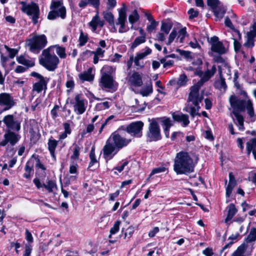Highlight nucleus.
<instances>
[{
    "label": "nucleus",
    "instance_id": "obj_1",
    "mask_svg": "<svg viewBox=\"0 0 256 256\" xmlns=\"http://www.w3.org/2000/svg\"><path fill=\"white\" fill-rule=\"evenodd\" d=\"M216 68L213 66L210 69H208L205 72L200 70H196L195 74L200 78L196 84L190 88V92L188 98V104L186 106V111L192 116L198 114L200 106V103L202 102L203 98L202 95L199 93V89L203 84L208 80L216 72Z\"/></svg>",
    "mask_w": 256,
    "mask_h": 256
},
{
    "label": "nucleus",
    "instance_id": "obj_2",
    "mask_svg": "<svg viewBox=\"0 0 256 256\" xmlns=\"http://www.w3.org/2000/svg\"><path fill=\"white\" fill-rule=\"evenodd\" d=\"M230 102L233 109L232 114L234 116V120L240 130L243 131L244 129V118L240 114V112H244L246 110L251 120L254 122L256 120V114L254 110L253 104L250 100H240L234 96H232L230 98Z\"/></svg>",
    "mask_w": 256,
    "mask_h": 256
},
{
    "label": "nucleus",
    "instance_id": "obj_3",
    "mask_svg": "<svg viewBox=\"0 0 256 256\" xmlns=\"http://www.w3.org/2000/svg\"><path fill=\"white\" fill-rule=\"evenodd\" d=\"M198 158L192 152L182 150L176 154L174 170L177 174H188L194 172Z\"/></svg>",
    "mask_w": 256,
    "mask_h": 256
},
{
    "label": "nucleus",
    "instance_id": "obj_4",
    "mask_svg": "<svg viewBox=\"0 0 256 256\" xmlns=\"http://www.w3.org/2000/svg\"><path fill=\"white\" fill-rule=\"evenodd\" d=\"M130 142L121 136L118 132L112 133L103 148V156L108 161L111 160L118 152L126 146Z\"/></svg>",
    "mask_w": 256,
    "mask_h": 256
},
{
    "label": "nucleus",
    "instance_id": "obj_5",
    "mask_svg": "<svg viewBox=\"0 0 256 256\" xmlns=\"http://www.w3.org/2000/svg\"><path fill=\"white\" fill-rule=\"evenodd\" d=\"M51 48L44 50L40 58V64L50 71H54L60 62L58 58L51 51Z\"/></svg>",
    "mask_w": 256,
    "mask_h": 256
},
{
    "label": "nucleus",
    "instance_id": "obj_6",
    "mask_svg": "<svg viewBox=\"0 0 256 256\" xmlns=\"http://www.w3.org/2000/svg\"><path fill=\"white\" fill-rule=\"evenodd\" d=\"M51 11L48 15V18L54 20L57 18L64 19L66 17V8L62 4V0H54L50 6Z\"/></svg>",
    "mask_w": 256,
    "mask_h": 256
},
{
    "label": "nucleus",
    "instance_id": "obj_7",
    "mask_svg": "<svg viewBox=\"0 0 256 256\" xmlns=\"http://www.w3.org/2000/svg\"><path fill=\"white\" fill-rule=\"evenodd\" d=\"M20 4L22 5V10L32 18L34 24H37L40 14L38 5L34 2L28 4L25 2H21Z\"/></svg>",
    "mask_w": 256,
    "mask_h": 256
},
{
    "label": "nucleus",
    "instance_id": "obj_8",
    "mask_svg": "<svg viewBox=\"0 0 256 256\" xmlns=\"http://www.w3.org/2000/svg\"><path fill=\"white\" fill-rule=\"evenodd\" d=\"M46 44L47 39L44 34L34 36L28 40V45L34 52H38Z\"/></svg>",
    "mask_w": 256,
    "mask_h": 256
},
{
    "label": "nucleus",
    "instance_id": "obj_9",
    "mask_svg": "<svg viewBox=\"0 0 256 256\" xmlns=\"http://www.w3.org/2000/svg\"><path fill=\"white\" fill-rule=\"evenodd\" d=\"M73 106L74 112L77 115H81L86 111L88 105V100L81 94L75 96L70 102Z\"/></svg>",
    "mask_w": 256,
    "mask_h": 256
},
{
    "label": "nucleus",
    "instance_id": "obj_10",
    "mask_svg": "<svg viewBox=\"0 0 256 256\" xmlns=\"http://www.w3.org/2000/svg\"><path fill=\"white\" fill-rule=\"evenodd\" d=\"M16 104V102L10 94L7 92L0 94V113L10 110Z\"/></svg>",
    "mask_w": 256,
    "mask_h": 256
},
{
    "label": "nucleus",
    "instance_id": "obj_11",
    "mask_svg": "<svg viewBox=\"0 0 256 256\" xmlns=\"http://www.w3.org/2000/svg\"><path fill=\"white\" fill-rule=\"evenodd\" d=\"M147 136L150 141H156L161 139L160 128L155 120H152L150 122Z\"/></svg>",
    "mask_w": 256,
    "mask_h": 256
},
{
    "label": "nucleus",
    "instance_id": "obj_12",
    "mask_svg": "<svg viewBox=\"0 0 256 256\" xmlns=\"http://www.w3.org/2000/svg\"><path fill=\"white\" fill-rule=\"evenodd\" d=\"M126 80L128 85L134 91V88L142 86L143 83L141 74L136 72H129L126 77Z\"/></svg>",
    "mask_w": 256,
    "mask_h": 256
},
{
    "label": "nucleus",
    "instance_id": "obj_13",
    "mask_svg": "<svg viewBox=\"0 0 256 256\" xmlns=\"http://www.w3.org/2000/svg\"><path fill=\"white\" fill-rule=\"evenodd\" d=\"M144 125L142 121L132 122L127 126L126 130L132 136L140 138L142 135Z\"/></svg>",
    "mask_w": 256,
    "mask_h": 256
},
{
    "label": "nucleus",
    "instance_id": "obj_14",
    "mask_svg": "<svg viewBox=\"0 0 256 256\" xmlns=\"http://www.w3.org/2000/svg\"><path fill=\"white\" fill-rule=\"evenodd\" d=\"M2 121L10 131L12 130L18 132L20 129V122L14 118L12 114L6 116L4 118Z\"/></svg>",
    "mask_w": 256,
    "mask_h": 256
},
{
    "label": "nucleus",
    "instance_id": "obj_15",
    "mask_svg": "<svg viewBox=\"0 0 256 256\" xmlns=\"http://www.w3.org/2000/svg\"><path fill=\"white\" fill-rule=\"evenodd\" d=\"M126 15L124 8H121L118 12V17L116 22V26H120L118 32L120 33L126 32L129 30V28L126 24Z\"/></svg>",
    "mask_w": 256,
    "mask_h": 256
},
{
    "label": "nucleus",
    "instance_id": "obj_16",
    "mask_svg": "<svg viewBox=\"0 0 256 256\" xmlns=\"http://www.w3.org/2000/svg\"><path fill=\"white\" fill-rule=\"evenodd\" d=\"M210 43L211 45L212 52L219 54H222L226 52V48L224 46L222 42L218 40V37L216 36L212 37L210 40Z\"/></svg>",
    "mask_w": 256,
    "mask_h": 256
},
{
    "label": "nucleus",
    "instance_id": "obj_17",
    "mask_svg": "<svg viewBox=\"0 0 256 256\" xmlns=\"http://www.w3.org/2000/svg\"><path fill=\"white\" fill-rule=\"evenodd\" d=\"M116 82L113 76H101L99 82L100 86L103 90H114Z\"/></svg>",
    "mask_w": 256,
    "mask_h": 256
},
{
    "label": "nucleus",
    "instance_id": "obj_18",
    "mask_svg": "<svg viewBox=\"0 0 256 256\" xmlns=\"http://www.w3.org/2000/svg\"><path fill=\"white\" fill-rule=\"evenodd\" d=\"M95 75V70L93 68H90L87 70L80 72L78 74V80L82 83L84 82H92L94 81Z\"/></svg>",
    "mask_w": 256,
    "mask_h": 256
},
{
    "label": "nucleus",
    "instance_id": "obj_19",
    "mask_svg": "<svg viewBox=\"0 0 256 256\" xmlns=\"http://www.w3.org/2000/svg\"><path fill=\"white\" fill-rule=\"evenodd\" d=\"M245 42L242 45V53L244 58H247L248 54L246 52L248 50H251L254 46L255 38L245 36Z\"/></svg>",
    "mask_w": 256,
    "mask_h": 256
},
{
    "label": "nucleus",
    "instance_id": "obj_20",
    "mask_svg": "<svg viewBox=\"0 0 256 256\" xmlns=\"http://www.w3.org/2000/svg\"><path fill=\"white\" fill-rule=\"evenodd\" d=\"M88 25L94 32H96L98 28H102L104 26V22L100 19L98 12L92 17L91 21L88 22Z\"/></svg>",
    "mask_w": 256,
    "mask_h": 256
},
{
    "label": "nucleus",
    "instance_id": "obj_21",
    "mask_svg": "<svg viewBox=\"0 0 256 256\" xmlns=\"http://www.w3.org/2000/svg\"><path fill=\"white\" fill-rule=\"evenodd\" d=\"M256 240V228L252 227L250 228V233L246 238L245 239L244 242L242 244H245L246 250L248 246H250V249L253 248V246Z\"/></svg>",
    "mask_w": 256,
    "mask_h": 256
},
{
    "label": "nucleus",
    "instance_id": "obj_22",
    "mask_svg": "<svg viewBox=\"0 0 256 256\" xmlns=\"http://www.w3.org/2000/svg\"><path fill=\"white\" fill-rule=\"evenodd\" d=\"M228 211L227 216L225 219V223L229 226L232 222V220L238 212L235 206L233 204H230L226 208Z\"/></svg>",
    "mask_w": 256,
    "mask_h": 256
},
{
    "label": "nucleus",
    "instance_id": "obj_23",
    "mask_svg": "<svg viewBox=\"0 0 256 256\" xmlns=\"http://www.w3.org/2000/svg\"><path fill=\"white\" fill-rule=\"evenodd\" d=\"M4 138L6 139L11 146H14L20 140V136L18 134L8 130L4 134Z\"/></svg>",
    "mask_w": 256,
    "mask_h": 256
},
{
    "label": "nucleus",
    "instance_id": "obj_24",
    "mask_svg": "<svg viewBox=\"0 0 256 256\" xmlns=\"http://www.w3.org/2000/svg\"><path fill=\"white\" fill-rule=\"evenodd\" d=\"M49 81V78H45L39 80L38 82L35 83L33 86V90L39 93L42 90H46L47 88V84Z\"/></svg>",
    "mask_w": 256,
    "mask_h": 256
},
{
    "label": "nucleus",
    "instance_id": "obj_25",
    "mask_svg": "<svg viewBox=\"0 0 256 256\" xmlns=\"http://www.w3.org/2000/svg\"><path fill=\"white\" fill-rule=\"evenodd\" d=\"M173 118L176 122H181L184 127L190 124L188 116L182 113H174L172 115Z\"/></svg>",
    "mask_w": 256,
    "mask_h": 256
},
{
    "label": "nucleus",
    "instance_id": "obj_26",
    "mask_svg": "<svg viewBox=\"0 0 256 256\" xmlns=\"http://www.w3.org/2000/svg\"><path fill=\"white\" fill-rule=\"evenodd\" d=\"M210 6L214 10V15L217 18L220 19L224 16V15L226 12V9L220 1L218 4L214 6Z\"/></svg>",
    "mask_w": 256,
    "mask_h": 256
},
{
    "label": "nucleus",
    "instance_id": "obj_27",
    "mask_svg": "<svg viewBox=\"0 0 256 256\" xmlns=\"http://www.w3.org/2000/svg\"><path fill=\"white\" fill-rule=\"evenodd\" d=\"M48 48H51V51L54 54V52L60 58H66V48L64 47L61 46L58 44L53 45L49 46Z\"/></svg>",
    "mask_w": 256,
    "mask_h": 256
},
{
    "label": "nucleus",
    "instance_id": "obj_28",
    "mask_svg": "<svg viewBox=\"0 0 256 256\" xmlns=\"http://www.w3.org/2000/svg\"><path fill=\"white\" fill-rule=\"evenodd\" d=\"M236 184L235 178L232 172L229 173V182L228 185L226 188V196L229 197L233 190V188Z\"/></svg>",
    "mask_w": 256,
    "mask_h": 256
},
{
    "label": "nucleus",
    "instance_id": "obj_29",
    "mask_svg": "<svg viewBox=\"0 0 256 256\" xmlns=\"http://www.w3.org/2000/svg\"><path fill=\"white\" fill-rule=\"evenodd\" d=\"M48 145L50 154L54 160H55L56 158L54 153L56 148L58 145V141L54 139L52 137H50L48 140Z\"/></svg>",
    "mask_w": 256,
    "mask_h": 256
},
{
    "label": "nucleus",
    "instance_id": "obj_30",
    "mask_svg": "<svg viewBox=\"0 0 256 256\" xmlns=\"http://www.w3.org/2000/svg\"><path fill=\"white\" fill-rule=\"evenodd\" d=\"M172 121L170 118H164L162 120V126L166 136L168 138L170 135V128L172 126Z\"/></svg>",
    "mask_w": 256,
    "mask_h": 256
},
{
    "label": "nucleus",
    "instance_id": "obj_31",
    "mask_svg": "<svg viewBox=\"0 0 256 256\" xmlns=\"http://www.w3.org/2000/svg\"><path fill=\"white\" fill-rule=\"evenodd\" d=\"M115 68L108 65L104 66L101 70V76H113Z\"/></svg>",
    "mask_w": 256,
    "mask_h": 256
},
{
    "label": "nucleus",
    "instance_id": "obj_32",
    "mask_svg": "<svg viewBox=\"0 0 256 256\" xmlns=\"http://www.w3.org/2000/svg\"><path fill=\"white\" fill-rule=\"evenodd\" d=\"M188 78L185 74H181L178 80H173L170 81L171 85L177 84L178 86H184L186 84Z\"/></svg>",
    "mask_w": 256,
    "mask_h": 256
},
{
    "label": "nucleus",
    "instance_id": "obj_33",
    "mask_svg": "<svg viewBox=\"0 0 256 256\" xmlns=\"http://www.w3.org/2000/svg\"><path fill=\"white\" fill-rule=\"evenodd\" d=\"M246 149L248 153L251 152H252L256 159V138H252L246 143Z\"/></svg>",
    "mask_w": 256,
    "mask_h": 256
},
{
    "label": "nucleus",
    "instance_id": "obj_34",
    "mask_svg": "<svg viewBox=\"0 0 256 256\" xmlns=\"http://www.w3.org/2000/svg\"><path fill=\"white\" fill-rule=\"evenodd\" d=\"M219 72L220 74V79L215 82L214 86L216 88L220 90H225L226 88L225 80L222 77V72L220 70H219Z\"/></svg>",
    "mask_w": 256,
    "mask_h": 256
},
{
    "label": "nucleus",
    "instance_id": "obj_35",
    "mask_svg": "<svg viewBox=\"0 0 256 256\" xmlns=\"http://www.w3.org/2000/svg\"><path fill=\"white\" fill-rule=\"evenodd\" d=\"M152 86L151 82L146 84L140 90V93L144 96H147L152 92Z\"/></svg>",
    "mask_w": 256,
    "mask_h": 256
},
{
    "label": "nucleus",
    "instance_id": "obj_36",
    "mask_svg": "<svg viewBox=\"0 0 256 256\" xmlns=\"http://www.w3.org/2000/svg\"><path fill=\"white\" fill-rule=\"evenodd\" d=\"M103 16L105 20L108 22L110 26L114 27V16L111 12L108 11L104 12Z\"/></svg>",
    "mask_w": 256,
    "mask_h": 256
},
{
    "label": "nucleus",
    "instance_id": "obj_37",
    "mask_svg": "<svg viewBox=\"0 0 256 256\" xmlns=\"http://www.w3.org/2000/svg\"><path fill=\"white\" fill-rule=\"evenodd\" d=\"M17 60L18 63L28 67H32L34 64V63L32 60L26 59L24 56H20L18 57L17 58Z\"/></svg>",
    "mask_w": 256,
    "mask_h": 256
},
{
    "label": "nucleus",
    "instance_id": "obj_38",
    "mask_svg": "<svg viewBox=\"0 0 256 256\" xmlns=\"http://www.w3.org/2000/svg\"><path fill=\"white\" fill-rule=\"evenodd\" d=\"M172 24L170 22H162L161 25V32L168 35L172 28Z\"/></svg>",
    "mask_w": 256,
    "mask_h": 256
},
{
    "label": "nucleus",
    "instance_id": "obj_39",
    "mask_svg": "<svg viewBox=\"0 0 256 256\" xmlns=\"http://www.w3.org/2000/svg\"><path fill=\"white\" fill-rule=\"evenodd\" d=\"M140 18L139 14L136 10H134V12L128 16V21L132 24L131 28H134L133 24L138 20Z\"/></svg>",
    "mask_w": 256,
    "mask_h": 256
},
{
    "label": "nucleus",
    "instance_id": "obj_40",
    "mask_svg": "<svg viewBox=\"0 0 256 256\" xmlns=\"http://www.w3.org/2000/svg\"><path fill=\"white\" fill-rule=\"evenodd\" d=\"M88 34L86 33H84L82 30H81L78 40V45L80 46H84L88 42Z\"/></svg>",
    "mask_w": 256,
    "mask_h": 256
},
{
    "label": "nucleus",
    "instance_id": "obj_41",
    "mask_svg": "<svg viewBox=\"0 0 256 256\" xmlns=\"http://www.w3.org/2000/svg\"><path fill=\"white\" fill-rule=\"evenodd\" d=\"M91 122L96 128L102 127V124L104 122L103 117L102 116L96 115L92 118Z\"/></svg>",
    "mask_w": 256,
    "mask_h": 256
},
{
    "label": "nucleus",
    "instance_id": "obj_42",
    "mask_svg": "<svg viewBox=\"0 0 256 256\" xmlns=\"http://www.w3.org/2000/svg\"><path fill=\"white\" fill-rule=\"evenodd\" d=\"M110 106V103L108 101H105L98 103L95 106V109L98 111H101L108 108Z\"/></svg>",
    "mask_w": 256,
    "mask_h": 256
},
{
    "label": "nucleus",
    "instance_id": "obj_43",
    "mask_svg": "<svg viewBox=\"0 0 256 256\" xmlns=\"http://www.w3.org/2000/svg\"><path fill=\"white\" fill-rule=\"evenodd\" d=\"M151 53L152 50L148 47H146L144 50H142L140 52L138 53L136 55L138 56V58L142 60Z\"/></svg>",
    "mask_w": 256,
    "mask_h": 256
},
{
    "label": "nucleus",
    "instance_id": "obj_44",
    "mask_svg": "<svg viewBox=\"0 0 256 256\" xmlns=\"http://www.w3.org/2000/svg\"><path fill=\"white\" fill-rule=\"evenodd\" d=\"M240 235V234L239 233H236L235 234H232L230 237H229V240H230L231 241L227 244H226L223 248L221 250V252H224L225 251L227 248H229L231 246L234 244V240H236L237 239H238V237Z\"/></svg>",
    "mask_w": 256,
    "mask_h": 256
},
{
    "label": "nucleus",
    "instance_id": "obj_45",
    "mask_svg": "<svg viewBox=\"0 0 256 256\" xmlns=\"http://www.w3.org/2000/svg\"><path fill=\"white\" fill-rule=\"evenodd\" d=\"M246 250V246L245 244H242L238 247L236 251L232 256H244V253Z\"/></svg>",
    "mask_w": 256,
    "mask_h": 256
},
{
    "label": "nucleus",
    "instance_id": "obj_46",
    "mask_svg": "<svg viewBox=\"0 0 256 256\" xmlns=\"http://www.w3.org/2000/svg\"><path fill=\"white\" fill-rule=\"evenodd\" d=\"M120 221H116L113 226L110 228V234L108 236V238H112V235L115 234L116 233H117L119 230H120Z\"/></svg>",
    "mask_w": 256,
    "mask_h": 256
},
{
    "label": "nucleus",
    "instance_id": "obj_47",
    "mask_svg": "<svg viewBox=\"0 0 256 256\" xmlns=\"http://www.w3.org/2000/svg\"><path fill=\"white\" fill-rule=\"evenodd\" d=\"M56 184L54 182L49 180L46 184H44V187L49 192H51L54 188H56Z\"/></svg>",
    "mask_w": 256,
    "mask_h": 256
},
{
    "label": "nucleus",
    "instance_id": "obj_48",
    "mask_svg": "<svg viewBox=\"0 0 256 256\" xmlns=\"http://www.w3.org/2000/svg\"><path fill=\"white\" fill-rule=\"evenodd\" d=\"M146 41V37L145 36H140L137 37L134 42L132 43V48H135L140 44Z\"/></svg>",
    "mask_w": 256,
    "mask_h": 256
},
{
    "label": "nucleus",
    "instance_id": "obj_49",
    "mask_svg": "<svg viewBox=\"0 0 256 256\" xmlns=\"http://www.w3.org/2000/svg\"><path fill=\"white\" fill-rule=\"evenodd\" d=\"M246 36L255 38L256 36V22H254L250 28V30L246 32Z\"/></svg>",
    "mask_w": 256,
    "mask_h": 256
},
{
    "label": "nucleus",
    "instance_id": "obj_50",
    "mask_svg": "<svg viewBox=\"0 0 256 256\" xmlns=\"http://www.w3.org/2000/svg\"><path fill=\"white\" fill-rule=\"evenodd\" d=\"M80 148L79 146L76 145L73 150V152L70 156V158L73 160H78L80 156Z\"/></svg>",
    "mask_w": 256,
    "mask_h": 256
},
{
    "label": "nucleus",
    "instance_id": "obj_51",
    "mask_svg": "<svg viewBox=\"0 0 256 256\" xmlns=\"http://www.w3.org/2000/svg\"><path fill=\"white\" fill-rule=\"evenodd\" d=\"M90 162L89 164L88 168H90L94 164H96L98 162V161L96 159V156H95L94 150L93 148L92 149V150L90 152Z\"/></svg>",
    "mask_w": 256,
    "mask_h": 256
},
{
    "label": "nucleus",
    "instance_id": "obj_52",
    "mask_svg": "<svg viewBox=\"0 0 256 256\" xmlns=\"http://www.w3.org/2000/svg\"><path fill=\"white\" fill-rule=\"evenodd\" d=\"M25 172L24 174V176L26 178L30 177L31 172L32 171V166L30 164L29 162H26L24 168Z\"/></svg>",
    "mask_w": 256,
    "mask_h": 256
},
{
    "label": "nucleus",
    "instance_id": "obj_53",
    "mask_svg": "<svg viewBox=\"0 0 256 256\" xmlns=\"http://www.w3.org/2000/svg\"><path fill=\"white\" fill-rule=\"evenodd\" d=\"M186 36V32L185 28H182L178 32V36L177 40H179L180 43H182L184 39Z\"/></svg>",
    "mask_w": 256,
    "mask_h": 256
},
{
    "label": "nucleus",
    "instance_id": "obj_54",
    "mask_svg": "<svg viewBox=\"0 0 256 256\" xmlns=\"http://www.w3.org/2000/svg\"><path fill=\"white\" fill-rule=\"evenodd\" d=\"M134 228L132 226H129L127 229H126V232H124V239L129 240L132 236L134 232Z\"/></svg>",
    "mask_w": 256,
    "mask_h": 256
},
{
    "label": "nucleus",
    "instance_id": "obj_55",
    "mask_svg": "<svg viewBox=\"0 0 256 256\" xmlns=\"http://www.w3.org/2000/svg\"><path fill=\"white\" fill-rule=\"evenodd\" d=\"M166 170V168L164 166H160V167L154 168V169L152 170L150 172L148 179H149L150 177L152 176H153L155 174L164 172Z\"/></svg>",
    "mask_w": 256,
    "mask_h": 256
},
{
    "label": "nucleus",
    "instance_id": "obj_56",
    "mask_svg": "<svg viewBox=\"0 0 256 256\" xmlns=\"http://www.w3.org/2000/svg\"><path fill=\"white\" fill-rule=\"evenodd\" d=\"M94 54V51H91L90 50H86L85 52H83L80 54V58L83 60H84L89 58L92 56Z\"/></svg>",
    "mask_w": 256,
    "mask_h": 256
},
{
    "label": "nucleus",
    "instance_id": "obj_57",
    "mask_svg": "<svg viewBox=\"0 0 256 256\" xmlns=\"http://www.w3.org/2000/svg\"><path fill=\"white\" fill-rule=\"evenodd\" d=\"M136 105L132 106L133 107V110H134L136 112H142L144 110L145 106H140L139 104V102L138 99L136 98L134 99Z\"/></svg>",
    "mask_w": 256,
    "mask_h": 256
},
{
    "label": "nucleus",
    "instance_id": "obj_58",
    "mask_svg": "<svg viewBox=\"0 0 256 256\" xmlns=\"http://www.w3.org/2000/svg\"><path fill=\"white\" fill-rule=\"evenodd\" d=\"M74 82L72 77H69L66 82V86L70 90L68 91L71 90L74 87Z\"/></svg>",
    "mask_w": 256,
    "mask_h": 256
},
{
    "label": "nucleus",
    "instance_id": "obj_59",
    "mask_svg": "<svg viewBox=\"0 0 256 256\" xmlns=\"http://www.w3.org/2000/svg\"><path fill=\"white\" fill-rule=\"evenodd\" d=\"M188 45L192 48H200V46L198 43L196 39V38H194L192 40L190 41L188 43Z\"/></svg>",
    "mask_w": 256,
    "mask_h": 256
},
{
    "label": "nucleus",
    "instance_id": "obj_60",
    "mask_svg": "<svg viewBox=\"0 0 256 256\" xmlns=\"http://www.w3.org/2000/svg\"><path fill=\"white\" fill-rule=\"evenodd\" d=\"M158 25V22L156 21H152L150 22V24L147 26L146 30L148 32H152L155 30L156 27Z\"/></svg>",
    "mask_w": 256,
    "mask_h": 256
},
{
    "label": "nucleus",
    "instance_id": "obj_61",
    "mask_svg": "<svg viewBox=\"0 0 256 256\" xmlns=\"http://www.w3.org/2000/svg\"><path fill=\"white\" fill-rule=\"evenodd\" d=\"M128 164V161H123L122 163L120 164L117 166L113 168V170H117L119 172H122L124 168L127 166Z\"/></svg>",
    "mask_w": 256,
    "mask_h": 256
},
{
    "label": "nucleus",
    "instance_id": "obj_62",
    "mask_svg": "<svg viewBox=\"0 0 256 256\" xmlns=\"http://www.w3.org/2000/svg\"><path fill=\"white\" fill-rule=\"evenodd\" d=\"M234 48L236 52H242V46L241 44L236 40L234 39Z\"/></svg>",
    "mask_w": 256,
    "mask_h": 256
},
{
    "label": "nucleus",
    "instance_id": "obj_63",
    "mask_svg": "<svg viewBox=\"0 0 256 256\" xmlns=\"http://www.w3.org/2000/svg\"><path fill=\"white\" fill-rule=\"evenodd\" d=\"M176 35H177L176 32L174 30H172L169 36L168 40L166 43L167 44H168V45L170 44L174 41V40L176 38Z\"/></svg>",
    "mask_w": 256,
    "mask_h": 256
},
{
    "label": "nucleus",
    "instance_id": "obj_64",
    "mask_svg": "<svg viewBox=\"0 0 256 256\" xmlns=\"http://www.w3.org/2000/svg\"><path fill=\"white\" fill-rule=\"evenodd\" d=\"M32 251V246L29 244H26L24 256H30Z\"/></svg>",
    "mask_w": 256,
    "mask_h": 256
}]
</instances>
